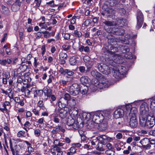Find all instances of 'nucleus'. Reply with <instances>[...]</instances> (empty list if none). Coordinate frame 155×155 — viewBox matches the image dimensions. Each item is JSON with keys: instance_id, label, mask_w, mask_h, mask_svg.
I'll return each mask as SVG.
<instances>
[{"instance_id": "1", "label": "nucleus", "mask_w": 155, "mask_h": 155, "mask_svg": "<svg viewBox=\"0 0 155 155\" xmlns=\"http://www.w3.org/2000/svg\"><path fill=\"white\" fill-rule=\"evenodd\" d=\"M117 47V46L113 47V48L111 49V51H109V58H106L105 60L107 64L101 63H98V70L104 74H109L114 66L122 63L121 57L114 53L118 51Z\"/></svg>"}, {"instance_id": "2", "label": "nucleus", "mask_w": 155, "mask_h": 155, "mask_svg": "<svg viewBox=\"0 0 155 155\" xmlns=\"http://www.w3.org/2000/svg\"><path fill=\"white\" fill-rule=\"evenodd\" d=\"M126 109L127 111H125L129 115L130 121L129 123L130 126L133 128L136 127L138 125V122L137 120L136 114L137 113V109L135 107H132V105L130 104L126 106Z\"/></svg>"}, {"instance_id": "3", "label": "nucleus", "mask_w": 155, "mask_h": 155, "mask_svg": "<svg viewBox=\"0 0 155 155\" xmlns=\"http://www.w3.org/2000/svg\"><path fill=\"white\" fill-rule=\"evenodd\" d=\"M125 67L122 66L116 67V64L112 68V74L113 76L116 79L121 78L126 73Z\"/></svg>"}, {"instance_id": "4", "label": "nucleus", "mask_w": 155, "mask_h": 155, "mask_svg": "<svg viewBox=\"0 0 155 155\" xmlns=\"http://www.w3.org/2000/svg\"><path fill=\"white\" fill-rule=\"evenodd\" d=\"M139 124L140 126L146 129H150L153 127L155 124L154 119L150 118L147 120V117L143 118L140 119Z\"/></svg>"}, {"instance_id": "5", "label": "nucleus", "mask_w": 155, "mask_h": 155, "mask_svg": "<svg viewBox=\"0 0 155 155\" xmlns=\"http://www.w3.org/2000/svg\"><path fill=\"white\" fill-rule=\"evenodd\" d=\"M102 77V79L100 82L97 79H95L92 84L94 86L100 89H103L104 88L107 87L110 85L109 82L104 78Z\"/></svg>"}, {"instance_id": "6", "label": "nucleus", "mask_w": 155, "mask_h": 155, "mask_svg": "<svg viewBox=\"0 0 155 155\" xmlns=\"http://www.w3.org/2000/svg\"><path fill=\"white\" fill-rule=\"evenodd\" d=\"M148 108L147 106V104L146 103H144L142 104L140 107V119L142 118H144L147 117L149 116V113L148 112Z\"/></svg>"}, {"instance_id": "7", "label": "nucleus", "mask_w": 155, "mask_h": 155, "mask_svg": "<svg viewBox=\"0 0 155 155\" xmlns=\"http://www.w3.org/2000/svg\"><path fill=\"white\" fill-rule=\"evenodd\" d=\"M18 61V58H15L14 59L13 61L10 58L0 59V64L3 66L8 67L9 66V65H11L12 64L14 65H15Z\"/></svg>"}, {"instance_id": "8", "label": "nucleus", "mask_w": 155, "mask_h": 155, "mask_svg": "<svg viewBox=\"0 0 155 155\" xmlns=\"http://www.w3.org/2000/svg\"><path fill=\"white\" fill-rule=\"evenodd\" d=\"M67 125L71 130L76 129L79 127L78 123L76 122L74 119L70 116L67 120Z\"/></svg>"}, {"instance_id": "9", "label": "nucleus", "mask_w": 155, "mask_h": 155, "mask_svg": "<svg viewBox=\"0 0 155 155\" xmlns=\"http://www.w3.org/2000/svg\"><path fill=\"white\" fill-rule=\"evenodd\" d=\"M105 29L107 32L116 35H123L124 33V31L122 28H106L105 27Z\"/></svg>"}, {"instance_id": "10", "label": "nucleus", "mask_w": 155, "mask_h": 155, "mask_svg": "<svg viewBox=\"0 0 155 155\" xmlns=\"http://www.w3.org/2000/svg\"><path fill=\"white\" fill-rule=\"evenodd\" d=\"M68 111V108H60L55 110V113L61 119H63L66 117Z\"/></svg>"}, {"instance_id": "11", "label": "nucleus", "mask_w": 155, "mask_h": 155, "mask_svg": "<svg viewBox=\"0 0 155 155\" xmlns=\"http://www.w3.org/2000/svg\"><path fill=\"white\" fill-rule=\"evenodd\" d=\"M126 105L124 110H123V109L121 108L117 109L114 112V117L116 118H121L123 117L124 114H126L127 116L128 114H127V113L125 111H127V110L126 109V107L127 105Z\"/></svg>"}, {"instance_id": "12", "label": "nucleus", "mask_w": 155, "mask_h": 155, "mask_svg": "<svg viewBox=\"0 0 155 155\" xmlns=\"http://www.w3.org/2000/svg\"><path fill=\"white\" fill-rule=\"evenodd\" d=\"M137 28L139 29L142 26L143 21V15L141 12L138 11L137 15Z\"/></svg>"}, {"instance_id": "13", "label": "nucleus", "mask_w": 155, "mask_h": 155, "mask_svg": "<svg viewBox=\"0 0 155 155\" xmlns=\"http://www.w3.org/2000/svg\"><path fill=\"white\" fill-rule=\"evenodd\" d=\"M104 117L102 114L98 113L94 115L92 117V120L97 124H98L102 122Z\"/></svg>"}, {"instance_id": "14", "label": "nucleus", "mask_w": 155, "mask_h": 155, "mask_svg": "<svg viewBox=\"0 0 155 155\" xmlns=\"http://www.w3.org/2000/svg\"><path fill=\"white\" fill-rule=\"evenodd\" d=\"M122 51L123 53H125L124 56L127 58L132 59L133 57L131 52H130V49L127 46L125 45L122 47Z\"/></svg>"}, {"instance_id": "15", "label": "nucleus", "mask_w": 155, "mask_h": 155, "mask_svg": "<svg viewBox=\"0 0 155 155\" xmlns=\"http://www.w3.org/2000/svg\"><path fill=\"white\" fill-rule=\"evenodd\" d=\"M97 140L101 141L102 143L107 142H111L113 140L112 137L107 136L104 135H100L99 136L96 137Z\"/></svg>"}, {"instance_id": "16", "label": "nucleus", "mask_w": 155, "mask_h": 155, "mask_svg": "<svg viewBox=\"0 0 155 155\" xmlns=\"http://www.w3.org/2000/svg\"><path fill=\"white\" fill-rule=\"evenodd\" d=\"M73 85L71 86L69 89V92L73 96H75L78 94L80 89V87L75 88Z\"/></svg>"}, {"instance_id": "17", "label": "nucleus", "mask_w": 155, "mask_h": 155, "mask_svg": "<svg viewBox=\"0 0 155 155\" xmlns=\"http://www.w3.org/2000/svg\"><path fill=\"white\" fill-rule=\"evenodd\" d=\"M117 22L116 25H118L120 27H122L127 25V20L120 18H117L116 19Z\"/></svg>"}, {"instance_id": "18", "label": "nucleus", "mask_w": 155, "mask_h": 155, "mask_svg": "<svg viewBox=\"0 0 155 155\" xmlns=\"http://www.w3.org/2000/svg\"><path fill=\"white\" fill-rule=\"evenodd\" d=\"M102 22L103 24L105 25V26L104 27V28L105 27H106V28H110V27H109L113 26H114L116 25V22H114L113 21H110L105 20H103Z\"/></svg>"}, {"instance_id": "19", "label": "nucleus", "mask_w": 155, "mask_h": 155, "mask_svg": "<svg viewBox=\"0 0 155 155\" xmlns=\"http://www.w3.org/2000/svg\"><path fill=\"white\" fill-rule=\"evenodd\" d=\"M67 54L63 52L60 53L59 54V59L60 64H64L65 63V61L67 59Z\"/></svg>"}, {"instance_id": "20", "label": "nucleus", "mask_w": 155, "mask_h": 155, "mask_svg": "<svg viewBox=\"0 0 155 155\" xmlns=\"http://www.w3.org/2000/svg\"><path fill=\"white\" fill-rule=\"evenodd\" d=\"M120 1L119 0H108L106 1L105 4L109 6H113L119 3Z\"/></svg>"}, {"instance_id": "21", "label": "nucleus", "mask_w": 155, "mask_h": 155, "mask_svg": "<svg viewBox=\"0 0 155 155\" xmlns=\"http://www.w3.org/2000/svg\"><path fill=\"white\" fill-rule=\"evenodd\" d=\"M58 104L60 108L61 107L62 108H67L66 106L68 105V101L61 97L59 100Z\"/></svg>"}, {"instance_id": "22", "label": "nucleus", "mask_w": 155, "mask_h": 155, "mask_svg": "<svg viewBox=\"0 0 155 155\" xmlns=\"http://www.w3.org/2000/svg\"><path fill=\"white\" fill-rule=\"evenodd\" d=\"M110 44L112 45H116L117 42L121 41L122 43H124L125 40L122 39V38H112L110 39Z\"/></svg>"}, {"instance_id": "23", "label": "nucleus", "mask_w": 155, "mask_h": 155, "mask_svg": "<svg viewBox=\"0 0 155 155\" xmlns=\"http://www.w3.org/2000/svg\"><path fill=\"white\" fill-rule=\"evenodd\" d=\"M79 59L78 56L75 55L71 57L69 59V63L71 65H76L78 63V60Z\"/></svg>"}, {"instance_id": "24", "label": "nucleus", "mask_w": 155, "mask_h": 155, "mask_svg": "<svg viewBox=\"0 0 155 155\" xmlns=\"http://www.w3.org/2000/svg\"><path fill=\"white\" fill-rule=\"evenodd\" d=\"M11 150L13 155H19V153L20 152H22L21 151L22 150H21L17 145H15V146L14 148H11Z\"/></svg>"}, {"instance_id": "25", "label": "nucleus", "mask_w": 155, "mask_h": 155, "mask_svg": "<svg viewBox=\"0 0 155 155\" xmlns=\"http://www.w3.org/2000/svg\"><path fill=\"white\" fill-rule=\"evenodd\" d=\"M103 8L109 14H112L114 13V9L111 6L108 7V5H104L103 6Z\"/></svg>"}, {"instance_id": "26", "label": "nucleus", "mask_w": 155, "mask_h": 155, "mask_svg": "<svg viewBox=\"0 0 155 155\" xmlns=\"http://www.w3.org/2000/svg\"><path fill=\"white\" fill-rule=\"evenodd\" d=\"M97 150L100 151H103L106 150L105 144L104 143H98L96 148Z\"/></svg>"}, {"instance_id": "27", "label": "nucleus", "mask_w": 155, "mask_h": 155, "mask_svg": "<svg viewBox=\"0 0 155 155\" xmlns=\"http://www.w3.org/2000/svg\"><path fill=\"white\" fill-rule=\"evenodd\" d=\"M91 117V115L90 113H83L82 115V117L83 120L86 121H88Z\"/></svg>"}, {"instance_id": "28", "label": "nucleus", "mask_w": 155, "mask_h": 155, "mask_svg": "<svg viewBox=\"0 0 155 155\" xmlns=\"http://www.w3.org/2000/svg\"><path fill=\"white\" fill-rule=\"evenodd\" d=\"M69 113L71 115V117H73L74 118V117L75 118L78 115V110L74 108H73L72 110H71L69 111Z\"/></svg>"}, {"instance_id": "29", "label": "nucleus", "mask_w": 155, "mask_h": 155, "mask_svg": "<svg viewBox=\"0 0 155 155\" xmlns=\"http://www.w3.org/2000/svg\"><path fill=\"white\" fill-rule=\"evenodd\" d=\"M80 91L81 94L83 95H85L87 93L88 88V87L85 85H83L82 86H81L80 88Z\"/></svg>"}, {"instance_id": "30", "label": "nucleus", "mask_w": 155, "mask_h": 155, "mask_svg": "<svg viewBox=\"0 0 155 155\" xmlns=\"http://www.w3.org/2000/svg\"><path fill=\"white\" fill-rule=\"evenodd\" d=\"M90 80L88 77L87 76H82L80 78V81L81 82L83 85L84 84H88Z\"/></svg>"}, {"instance_id": "31", "label": "nucleus", "mask_w": 155, "mask_h": 155, "mask_svg": "<svg viewBox=\"0 0 155 155\" xmlns=\"http://www.w3.org/2000/svg\"><path fill=\"white\" fill-rule=\"evenodd\" d=\"M76 104V100L74 98H71L68 101V105L72 108H74Z\"/></svg>"}, {"instance_id": "32", "label": "nucleus", "mask_w": 155, "mask_h": 155, "mask_svg": "<svg viewBox=\"0 0 155 155\" xmlns=\"http://www.w3.org/2000/svg\"><path fill=\"white\" fill-rule=\"evenodd\" d=\"M91 75L94 78H99L101 77V74L96 70H94L91 71Z\"/></svg>"}, {"instance_id": "33", "label": "nucleus", "mask_w": 155, "mask_h": 155, "mask_svg": "<svg viewBox=\"0 0 155 155\" xmlns=\"http://www.w3.org/2000/svg\"><path fill=\"white\" fill-rule=\"evenodd\" d=\"M142 145L144 147L146 145H147L149 144L150 142V140L147 138H144L143 139H142L140 142Z\"/></svg>"}, {"instance_id": "34", "label": "nucleus", "mask_w": 155, "mask_h": 155, "mask_svg": "<svg viewBox=\"0 0 155 155\" xmlns=\"http://www.w3.org/2000/svg\"><path fill=\"white\" fill-rule=\"evenodd\" d=\"M44 93L47 97H50L52 94V90L50 88H46L44 90Z\"/></svg>"}, {"instance_id": "35", "label": "nucleus", "mask_w": 155, "mask_h": 155, "mask_svg": "<svg viewBox=\"0 0 155 155\" xmlns=\"http://www.w3.org/2000/svg\"><path fill=\"white\" fill-rule=\"evenodd\" d=\"M18 137H25L26 136L25 132L23 130H20L17 134Z\"/></svg>"}, {"instance_id": "36", "label": "nucleus", "mask_w": 155, "mask_h": 155, "mask_svg": "<svg viewBox=\"0 0 155 155\" xmlns=\"http://www.w3.org/2000/svg\"><path fill=\"white\" fill-rule=\"evenodd\" d=\"M70 149V152L67 153L68 155H72V154L76 153L77 150L76 148L73 146Z\"/></svg>"}, {"instance_id": "37", "label": "nucleus", "mask_w": 155, "mask_h": 155, "mask_svg": "<svg viewBox=\"0 0 155 155\" xmlns=\"http://www.w3.org/2000/svg\"><path fill=\"white\" fill-rule=\"evenodd\" d=\"M35 93L34 95V97H36L38 96H41L42 95L43 93V91L41 90H37L36 89Z\"/></svg>"}, {"instance_id": "38", "label": "nucleus", "mask_w": 155, "mask_h": 155, "mask_svg": "<svg viewBox=\"0 0 155 155\" xmlns=\"http://www.w3.org/2000/svg\"><path fill=\"white\" fill-rule=\"evenodd\" d=\"M73 33L75 37L78 38L81 37L82 35V33L81 31H78L77 30H74Z\"/></svg>"}, {"instance_id": "39", "label": "nucleus", "mask_w": 155, "mask_h": 155, "mask_svg": "<svg viewBox=\"0 0 155 155\" xmlns=\"http://www.w3.org/2000/svg\"><path fill=\"white\" fill-rule=\"evenodd\" d=\"M54 149L51 150L53 153V155H55L56 153H58L61 151L60 148L58 147H54Z\"/></svg>"}, {"instance_id": "40", "label": "nucleus", "mask_w": 155, "mask_h": 155, "mask_svg": "<svg viewBox=\"0 0 155 155\" xmlns=\"http://www.w3.org/2000/svg\"><path fill=\"white\" fill-rule=\"evenodd\" d=\"M53 120L56 123H58L59 122L60 119L58 118V115H57L56 113L53 114Z\"/></svg>"}, {"instance_id": "41", "label": "nucleus", "mask_w": 155, "mask_h": 155, "mask_svg": "<svg viewBox=\"0 0 155 155\" xmlns=\"http://www.w3.org/2000/svg\"><path fill=\"white\" fill-rule=\"evenodd\" d=\"M2 75L3 76V77L7 79H9L10 77V75L9 72H7L3 71V72Z\"/></svg>"}, {"instance_id": "42", "label": "nucleus", "mask_w": 155, "mask_h": 155, "mask_svg": "<svg viewBox=\"0 0 155 155\" xmlns=\"http://www.w3.org/2000/svg\"><path fill=\"white\" fill-rule=\"evenodd\" d=\"M116 125L118 127H120L122 126L123 123L122 121H120L119 120H117L115 121Z\"/></svg>"}, {"instance_id": "43", "label": "nucleus", "mask_w": 155, "mask_h": 155, "mask_svg": "<svg viewBox=\"0 0 155 155\" xmlns=\"http://www.w3.org/2000/svg\"><path fill=\"white\" fill-rule=\"evenodd\" d=\"M150 107H155V96L150 99Z\"/></svg>"}, {"instance_id": "44", "label": "nucleus", "mask_w": 155, "mask_h": 155, "mask_svg": "<svg viewBox=\"0 0 155 155\" xmlns=\"http://www.w3.org/2000/svg\"><path fill=\"white\" fill-rule=\"evenodd\" d=\"M2 104L3 108L1 107H0V110L3 112H4V111L7 112L8 111V109L6 107V106L5 105L3 102H2Z\"/></svg>"}, {"instance_id": "45", "label": "nucleus", "mask_w": 155, "mask_h": 155, "mask_svg": "<svg viewBox=\"0 0 155 155\" xmlns=\"http://www.w3.org/2000/svg\"><path fill=\"white\" fill-rule=\"evenodd\" d=\"M1 8L2 12L4 14H6L9 12L8 8L4 5L1 6Z\"/></svg>"}, {"instance_id": "46", "label": "nucleus", "mask_w": 155, "mask_h": 155, "mask_svg": "<svg viewBox=\"0 0 155 155\" xmlns=\"http://www.w3.org/2000/svg\"><path fill=\"white\" fill-rule=\"evenodd\" d=\"M68 71L67 69H64L63 68H61L59 70V73L63 75H65L67 74Z\"/></svg>"}, {"instance_id": "47", "label": "nucleus", "mask_w": 155, "mask_h": 155, "mask_svg": "<svg viewBox=\"0 0 155 155\" xmlns=\"http://www.w3.org/2000/svg\"><path fill=\"white\" fill-rule=\"evenodd\" d=\"M41 130L39 129L34 130V134L36 137H39L41 134Z\"/></svg>"}, {"instance_id": "48", "label": "nucleus", "mask_w": 155, "mask_h": 155, "mask_svg": "<svg viewBox=\"0 0 155 155\" xmlns=\"http://www.w3.org/2000/svg\"><path fill=\"white\" fill-rule=\"evenodd\" d=\"M62 48L64 51H67L70 50L71 48V46L70 45L64 44L62 45Z\"/></svg>"}, {"instance_id": "49", "label": "nucleus", "mask_w": 155, "mask_h": 155, "mask_svg": "<svg viewBox=\"0 0 155 155\" xmlns=\"http://www.w3.org/2000/svg\"><path fill=\"white\" fill-rule=\"evenodd\" d=\"M37 105L39 107H42V109H44V108H45L44 104L42 101L40 100L38 103Z\"/></svg>"}, {"instance_id": "50", "label": "nucleus", "mask_w": 155, "mask_h": 155, "mask_svg": "<svg viewBox=\"0 0 155 155\" xmlns=\"http://www.w3.org/2000/svg\"><path fill=\"white\" fill-rule=\"evenodd\" d=\"M25 27L27 29V31L28 32H31L33 30V27L31 26H29V27H28V25L27 23H26L25 24Z\"/></svg>"}, {"instance_id": "51", "label": "nucleus", "mask_w": 155, "mask_h": 155, "mask_svg": "<svg viewBox=\"0 0 155 155\" xmlns=\"http://www.w3.org/2000/svg\"><path fill=\"white\" fill-rule=\"evenodd\" d=\"M62 98H64V99L68 101L71 99V96L69 94L67 93L65 94L64 97Z\"/></svg>"}, {"instance_id": "52", "label": "nucleus", "mask_w": 155, "mask_h": 155, "mask_svg": "<svg viewBox=\"0 0 155 155\" xmlns=\"http://www.w3.org/2000/svg\"><path fill=\"white\" fill-rule=\"evenodd\" d=\"M85 64L87 63L89 61L91 60L90 58L87 55H86L84 56L83 58Z\"/></svg>"}, {"instance_id": "53", "label": "nucleus", "mask_w": 155, "mask_h": 155, "mask_svg": "<svg viewBox=\"0 0 155 155\" xmlns=\"http://www.w3.org/2000/svg\"><path fill=\"white\" fill-rule=\"evenodd\" d=\"M42 33L44 35V37L46 38H48L50 36V34L49 32L45 31H42Z\"/></svg>"}, {"instance_id": "54", "label": "nucleus", "mask_w": 155, "mask_h": 155, "mask_svg": "<svg viewBox=\"0 0 155 155\" xmlns=\"http://www.w3.org/2000/svg\"><path fill=\"white\" fill-rule=\"evenodd\" d=\"M131 150V147L130 146H129L127 148V149L123 151V153L125 154H128L130 153V151Z\"/></svg>"}, {"instance_id": "55", "label": "nucleus", "mask_w": 155, "mask_h": 155, "mask_svg": "<svg viewBox=\"0 0 155 155\" xmlns=\"http://www.w3.org/2000/svg\"><path fill=\"white\" fill-rule=\"evenodd\" d=\"M13 11L16 12L18 9V8L17 7V6L15 4H13L11 7Z\"/></svg>"}, {"instance_id": "56", "label": "nucleus", "mask_w": 155, "mask_h": 155, "mask_svg": "<svg viewBox=\"0 0 155 155\" xmlns=\"http://www.w3.org/2000/svg\"><path fill=\"white\" fill-rule=\"evenodd\" d=\"M85 64L86 67H88L89 66H92L94 64V62L92 60H90Z\"/></svg>"}, {"instance_id": "57", "label": "nucleus", "mask_w": 155, "mask_h": 155, "mask_svg": "<svg viewBox=\"0 0 155 155\" xmlns=\"http://www.w3.org/2000/svg\"><path fill=\"white\" fill-rule=\"evenodd\" d=\"M71 35L68 33H66L64 34V39L66 40H68L70 39Z\"/></svg>"}, {"instance_id": "58", "label": "nucleus", "mask_w": 155, "mask_h": 155, "mask_svg": "<svg viewBox=\"0 0 155 155\" xmlns=\"http://www.w3.org/2000/svg\"><path fill=\"white\" fill-rule=\"evenodd\" d=\"M31 93L30 90L28 89H27L26 91L25 92V97H29V95H30Z\"/></svg>"}, {"instance_id": "59", "label": "nucleus", "mask_w": 155, "mask_h": 155, "mask_svg": "<svg viewBox=\"0 0 155 155\" xmlns=\"http://www.w3.org/2000/svg\"><path fill=\"white\" fill-rule=\"evenodd\" d=\"M95 124H96L94 123V122L93 121L92 122H91L90 123H89V124H88V126L91 129H92L94 128V127Z\"/></svg>"}, {"instance_id": "60", "label": "nucleus", "mask_w": 155, "mask_h": 155, "mask_svg": "<svg viewBox=\"0 0 155 155\" xmlns=\"http://www.w3.org/2000/svg\"><path fill=\"white\" fill-rule=\"evenodd\" d=\"M24 143V142L23 143H20L18 145H16L18 147L20 148L21 150H23L25 149Z\"/></svg>"}, {"instance_id": "61", "label": "nucleus", "mask_w": 155, "mask_h": 155, "mask_svg": "<svg viewBox=\"0 0 155 155\" xmlns=\"http://www.w3.org/2000/svg\"><path fill=\"white\" fill-rule=\"evenodd\" d=\"M67 81L65 80H60L59 81V83L61 85H63V86H64L67 84Z\"/></svg>"}, {"instance_id": "62", "label": "nucleus", "mask_w": 155, "mask_h": 155, "mask_svg": "<svg viewBox=\"0 0 155 155\" xmlns=\"http://www.w3.org/2000/svg\"><path fill=\"white\" fill-rule=\"evenodd\" d=\"M39 65V62L37 61V58L35 57L34 58V66L36 68Z\"/></svg>"}, {"instance_id": "63", "label": "nucleus", "mask_w": 155, "mask_h": 155, "mask_svg": "<svg viewBox=\"0 0 155 155\" xmlns=\"http://www.w3.org/2000/svg\"><path fill=\"white\" fill-rule=\"evenodd\" d=\"M21 70V72H24L27 68V66L24 64L21 66L20 68Z\"/></svg>"}, {"instance_id": "64", "label": "nucleus", "mask_w": 155, "mask_h": 155, "mask_svg": "<svg viewBox=\"0 0 155 155\" xmlns=\"http://www.w3.org/2000/svg\"><path fill=\"white\" fill-rule=\"evenodd\" d=\"M91 20L90 19H87L85 21L83 24L85 26H87L91 23Z\"/></svg>"}]
</instances>
